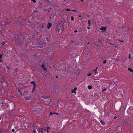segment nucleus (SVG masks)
<instances>
[{
	"label": "nucleus",
	"instance_id": "f257e3e1",
	"mask_svg": "<svg viewBox=\"0 0 133 133\" xmlns=\"http://www.w3.org/2000/svg\"><path fill=\"white\" fill-rule=\"evenodd\" d=\"M57 30L58 34H61L64 30L63 24L59 22L57 24Z\"/></svg>",
	"mask_w": 133,
	"mask_h": 133
},
{
	"label": "nucleus",
	"instance_id": "f03ea898",
	"mask_svg": "<svg viewBox=\"0 0 133 133\" xmlns=\"http://www.w3.org/2000/svg\"><path fill=\"white\" fill-rule=\"evenodd\" d=\"M127 112L129 115H133V107H130L128 109Z\"/></svg>",
	"mask_w": 133,
	"mask_h": 133
},
{
	"label": "nucleus",
	"instance_id": "7ed1b4c3",
	"mask_svg": "<svg viewBox=\"0 0 133 133\" xmlns=\"http://www.w3.org/2000/svg\"><path fill=\"white\" fill-rule=\"evenodd\" d=\"M45 65H46V63H45V62H43L42 65H41V67L43 68V69L44 70H46V69L45 68Z\"/></svg>",
	"mask_w": 133,
	"mask_h": 133
},
{
	"label": "nucleus",
	"instance_id": "20e7f679",
	"mask_svg": "<svg viewBox=\"0 0 133 133\" xmlns=\"http://www.w3.org/2000/svg\"><path fill=\"white\" fill-rule=\"evenodd\" d=\"M52 26V24L51 23H49L46 25V27L48 29H49Z\"/></svg>",
	"mask_w": 133,
	"mask_h": 133
},
{
	"label": "nucleus",
	"instance_id": "39448f33",
	"mask_svg": "<svg viewBox=\"0 0 133 133\" xmlns=\"http://www.w3.org/2000/svg\"><path fill=\"white\" fill-rule=\"evenodd\" d=\"M41 97L45 99H46L49 98V96H46L45 95H43L41 96Z\"/></svg>",
	"mask_w": 133,
	"mask_h": 133
},
{
	"label": "nucleus",
	"instance_id": "423d86ee",
	"mask_svg": "<svg viewBox=\"0 0 133 133\" xmlns=\"http://www.w3.org/2000/svg\"><path fill=\"white\" fill-rule=\"evenodd\" d=\"M107 27L106 26L104 27H101L99 28V29L101 30H105L106 29Z\"/></svg>",
	"mask_w": 133,
	"mask_h": 133
},
{
	"label": "nucleus",
	"instance_id": "0eeeda50",
	"mask_svg": "<svg viewBox=\"0 0 133 133\" xmlns=\"http://www.w3.org/2000/svg\"><path fill=\"white\" fill-rule=\"evenodd\" d=\"M98 68V67H97L95 69H94V71L95 72L94 74L95 75L97 74H98V72H97V70Z\"/></svg>",
	"mask_w": 133,
	"mask_h": 133
},
{
	"label": "nucleus",
	"instance_id": "6e6552de",
	"mask_svg": "<svg viewBox=\"0 0 133 133\" xmlns=\"http://www.w3.org/2000/svg\"><path fill=\"white\" fill-rule=\"evenodd\" d=\"M2 84L3 85L4 87V84L5 85H6V83L4 82V81H2Z\"/></svg>",
	"mask_w": 133,
	"mask_h": 133
},
{
	"label": "nucleus",
	"instance_id": "1a4fd4ad",
	"mask_svg": "<svg viewBox=\"0 0 133 133\" xmlns=\"http://www.w3.org/2000/svg\"><path fill=\"white\" fill-rule=\"evenodd\" d=\"M31 84H33L34 86H36V83L34 81H32L31 82Z\"/></svg>",
	"mask_w": 133,
	"mask_h": 133
},
{
	"label": "nucleus",
	"instance_id": "9d476101",
	"mask_svg": "<svg viewBox=\"0 0 133 133\" xmlns=\"http://www.w3.org/2000/svg\"><path fill=\"white\" fill-rule=\"evenodd\" d=\"M42 128H41L40 129H39L37 130V131L38 132L40 133L42 132Z\"/></svg>",
	"mask_w": 133,
	"mask_h": 133
},
{
	"label": "nucleus",
	"instance_id": "9b49d317",
	"mask_svg": "<svg viewBox=\"0 0 133 133\" xmlns=\"http://www.w3.org/2000/svg\"><path fill=\"white\" fill-rule=\"evenodd\" d=\"M128 70L130 72H133V70L131 68H128Z\"/></svg>",
	"mask_w": 133,
	"mask_h": 133
},
{
	"label": "nucleus",
	"instance_id": "f8f14e48",
	"mask_svg": "<svg viewBox=\"0 0 133 133\" xmlns=\"http://www.w3.org/2000/svg\"><path fill=\"white\" fill-rule=\"evenodd\" d=\"M100 122L102 124H104L105 123V122L104 121L102 120H101Z\"/></svg>",
	"mask_w": 133,
	"mask_h": 133
},
{
	"label": "nucleus",
	"instance_id": "ddd939ff",
	"mask_svg": "<svg viewBox=\"0 0 133 133\" xmlns=\"http://www.w3.org/2000/svg\"><path fill=\"white\" fill-rule=\"evenodd\" d=\"M11 23L10 21V20H8L6 22H5L6 24H9Z\"/></svg>",
	"mask_w": 133,
	"mask_h": 133
},
{
	"label": "nucleus",
	"instance_id": "4468645a",
	"mask_svg": "<svg viewBox=\"0 0 133 133\" xmlns=\"http://www.w3.org/2000/svg\"><path fill=\"white\" fill-rule=\"evenodd\" d=\"M88 88L89 89H90L92 88V86L91 85H88Z\"/></svg>",
	"mask_w": 133,
	"mask_h": 133
},
{
	"label": "nucleus",
	"instance_id": "2eb2a0df",
	"mask_svg": "<svg viewBox=\"0 0 133 133\" xmlns=\"http://www.w3.org/2000/svg\"><path fill=\"white\" fill-rule=\"evenodd\" d=\"M36 86H34V87L32 88V92H33V91L35 90Z\"/></svg>",
	"mask_w": 133,
	"mask_h": 133
},
{
	"label": "nucleus",
	"instance_id": "dca6fc26",
	"mask_svg": "<svg viewBox=\"0 0 133 133\" xmlns=\"http://www.w3.org/2000/svg\"><path fill=\"white\" fill-rule=\"evenodd\" d=\"M88 24H89V26H90L91 25V22L89 20H88Z\"/></svg>",
	"mask_w": 133,
	"mask_h": 133
},
{
	"label": "nucleus",
	"instance_id": "f3484780",
	"mask_svg": "<svg viewBox=\"0 0 133 133\" xmlns=\"http://www.w3.org/2000/svg\"><path fill=\"white\" fill-rule=\"evenodd\" d=\"M71 92L72 93H74L75 94H76V91H75L74 90H71Z\"/></svg>",
	"mask_w": 133,
	"mask_h": 133
},
{
	"label": "nucleus",
	"instance_id": "a211bd4d",
	"mask_svg": "<svg viewBox=\"0 0 133 133\" xmlns=\"http://www.w3.org/2000/svg\"><path fill=\"white\" fill-rule=\"evenodd\" d=\"M18 91L19 92V94H20V95H22V93L21 92V90H18Z\"/></svg>",
	"mask_w": 133,
	"mask_h": 133
},
{
	"label": "nucleus",
	"instance_id": "6ab92c4d",
	"mask_svg": "<svg viewBox=\"0 0 133 133\" xmlns=\"http://www.w3.org/2000/svg\"><path fill=\"white\" fill-rule=\"evenodd\" d=\"M107 90V89L106 88H104L102 90V91H106Z\"/></svg>",
	"mask_w": 133,
	"mask_h": 133
},
{
	"label": "nucleus",
	"instance_id": "aec40b11",
	"mask_svg": "<svg viewBox=\"0 0 133 133\" xmlns=\"http://www.w3.org/2000/svg\"><path fill=\"white\" fill-rule=\"evenodd\" d=\"M71 20L72 21L74 19V18L73 16H71Z\"/></svg>",
	"mask_w": 133,
	"mask_h": 133
},
{
	"label": "nucleus",
	"instance_id": "412c9836",
	"mask_svg": "<svg viewBox=\"0 0 133 133\" xmlns=\"http://www.w3.org/2000/svg\"><path fill=\"white\" fill-rule=\"evenodd\" d=\"M118 40L121 42H123L124 41L123 40H120V39H118Z\"/></svg>",
	"mask_w": 133,
	"mask_h": 133
},
{
	"label": "nucleus",
	"instance_id": "4be33fe9",
	"mask_svg": "<svg viewBox=\"0 0 133 133\" xmlns=\"http://www.w3.org/2000/svg\"><path fill=\"white\" fill-rule=\"evenodd\" d=\"M65 10H67L68 11H71V10H70V9H65Z\"/></svg>",
	"mask_w": 133,
	"mask_h": 133
},
{
	"label": "nucleus",
	"instance_id": "5701e85b",
	"mask_svg": "<svg viewBox=\"0 0 133 133\" xmlns=\"http://www.w3.org/2000/svg\"><path fill=\"white\" fill-rule=\"evenodd\" d=\"M45 132V131L43 130V129L42 128V131L41 133H43Z\"/></svg>",
	"mask_w": 133,
	"mask_h": 133
},
{
	"label": "nucleus",
	"instance_id": "b1692460",
	"mask_svg": "<svg viewBox=\"0 0 133 133\" xmlns=\"http://www.w3.org/2000/svg\"><path fill=\"white\" fill-rule=\"evenodd\" d=\"M43 130H44V131H45H45H46L47 129H46L45 128H43Z\"/></svg>",
	"mask_w": 133,
	"mask_h": 133
},
{
	"label": "nucleus",
	"instance_id": "393cba45",
	"mask_svg": "<svg viewBox=\"0 0 133 133\" xmlns=\"http://www.w3.org/2000/svg\"><path fill=\"white\" fill-rule=\"evenodd\" d=\"M91 73H89V74H88V75L87 76H91Z\"/></svg>",
	"mask_w": 133,
	"mask_h": 133
},
{
	"label": "nucleus",
	"instance_id": "a878e982",
	"mask_svg": "<svg viewBox=\"0 0 133 133\" xmlns=\"http://www.w3.org/2000/svg\"><path fill=\"white\" fill-rule=\"evenodd\" d=\"M77 88H76V87H75L74 88V90H75V91H76L77 89Z\"/></svg>",
	"mask_w": 133,
	"mask_h": 133
},
{
	"label": "nucleus",
	"instance_id": "bb28decb",
	"mask_svg": "<svg viewBox=\"0 0 133 133\" xmlns=\"http://www.w3.org/2000/svg\"><path fill=\"white\" fill-rule=\"evenodd\" d=\"M54 114V112H50V115H52V114Z\"/></svg>",
	"mask_w": 133,
	"mask_h": 133
},
{
	"label": "nucleus",
	"instance_id": "cd10ccee",
	"mask_svg": "<svg viewBox=\"0 0 133 133\" xmlns=\"http://www.w3.org/2000/svg\"><path fill=\"white\" fill-rule=\"evenodd\" d=\"M106 62H107L106 60H104V61L103 63H106Z\"/></svg>",
	"mask_w": 133,
	"mask_h": 133
},
{
	"label": "nucleus",
	"instance_id": "c85d7f7f",
	"mask_svg": "<svg viewBox=\"0 0 133 133\" xmlns=\"http://www.w3.org/2000/svg\"><path fill=\"white\" fill-rule=\"evenodd\" d=\"M108 44H110V45H111V44H112V45H114L112 43H108Z\"/></svg>",
	"mask_w": 133,
	"mask_h": 133
},
{
	"label": "nucleus",
	"instance_id": "c756f323",
	"mask_svg": "<svg viewBox=\"0 0 133 133\" xmlns=\"http://www.w3.org/2000/svg\"><path fill=\"white\" fill-rule=\"evenodd\" d=\"M78 32V31L77 30H76L74 31V32L75 33L77 32Z\"/></svg>",
	"mask_w": 133,
	"mask_h": 133
},
{
	"label": "nucleus",
	"instance_id": "7c9ffc66",
	"mask_svg": "<svg viewBox=\"0 0 133 133\" xmlns=\"http://www.w3.org/2000/svg\"><path fill=\"white\" fill-rule=\"evenodd\" d=\"M15 131V130L14 129H12V131L13 132H14Z\"/></svg>",
	"mask_w": 133,
	"mask_h": 133
},
{
	"label": "nucleus",
	"instance_id": "2f4dec72",
	"mask_svg": "<svg viewBox=\"0 0 133 133\" xmlns=\"http://www.w3.org/2000/svg\"><path fill=\"white\" fill-rule=\"evenodd\" d=\"M2 54H1L0 55V58H2Z\"/></svg>",
	"mask_w": 133,
	"mask_h": 133
},
{
	"label": "nucleus",
	"instance_id": "473e14b6",
	"mask_svg": "<svg viewBox=\"0 0 133 133\" xmlns=\"http://www.w3.org/2000/svg\"><path fill=\"white\" fill-rule=\"evenodd\" d=\"M54 114H56L57 115H58V113H57L56 112H54Z\"/></svg>",
	"mask_w": 133,
	"mask_h": 133
},
{
	"label": "nucleus",
	"instance_id": "72a5a7b5",
	"mask_svg": "<svg viewBox=\"0 0 133 133\" xmlns=\"http://www.w3.org/2000/svg\"><path fill=\"white\" fill-rule=\"evenodd\" d=\"M32 1H33L35 3L36 2V1L35 0H32Z\"/></svg>",
	"mask_w": 133,
	"mask_h": 133
},
{
	"label": "nucleus",
	"instance_id": "f704fd0d",
	"mask_svg": "<svg viewBox=\"0 0 133 133\" xmlns=\"http://www.w3.org/2000/svg\"><path fill=\"white\" fill-rule=\"evenodd\" d=\"M90 43V41H88V43H87L88 44H89Z\"/></svg>",
	"mask_w": 133,
	"mask_h": 133
},
{
	"label": "nucleus",
	"instance_id": "c9c22d12",
	"mask_svg": "<svg viewBox=\"0 0 133 133\" xmlns=\"http://www.w3.org/2000/svg\"><path fill=\"white\" fill-rule=\"evenodd\" d=\"M34 133H36V131L35 130H34Z\"/></svg>",
	"mask_w": 133,
	"mask_h": 133
},
{
	"label": "nucleus",
	"instance_id": "e433bc0d",
	"mask_svg": "<svg viewBox=\"0 0 133 133\" xmlns=\"http://www.w3.org/2000/svg\"><path fill=\"white\" fill-rule=\"evenodd\" d=\"M90 28H90V27H88L87 28V29H89V30L90 29Z\"/></svg>",
	"mask_w": 133,
	"mask_h": 133
},
{
	"label": "nucleus",
	"instance_id": "4c0bfd02",
	"mask_svg": "<svg viewBox=\"0 0 133 133\" xmlns=\"http://www.w3.org/2000/svg\"><path fill=\"white\" fill-rule=\"evenodd\" d=\"M46 131L48 132H49V130L48 129H46Z\"/></svg>",
	"mask_w": 133,
	"mask_h": 133
},
{
	"label": "nucleus",
	"instance_id": "58836bf2",
	"mask_svg": "<svg viewBox=\"0 0 133 133\" xmlns=\"http://www.w3.org/2000/svg\"><path fill=\"white\" fill-rule=\"evenodd\" d=\"M50 128L49 127H47V129H48V130Z\"/></svg>",
	"mask_w": 133,
	"mask_h": 133
},
{
	"label": "nucleus",
	"instance_id": "ea45409f",
	"mask_svg": "<svg viewBox=\"0 0 133 133\" xmlns=\"http://www.w3.org/2000/svg\"><path fill=\"white\" fill-rule=\"evenodd\" d=\"M44 25H42V28H44Z\"/></svg>",
	"mask_w": 133,
	"mask_h": 133
},
{
	"label": "nucleus",
	"instance_id": "a19ab883",
	"mask_svg": "<svg viewBox=\"0 0 133 133\" xmlns=\"http://www.w3.org/2000/svg\"><path fill=\"white\" fill-rule=\"evenodd\" d=\"M2 78V76H0V78Z\"/></svg>",
	"mask_w": 133,
	"mask_h": 133
},
{
	"label": "nucleus",
	"instance_id": "79ce46f5",
	"mask_svg": "<svg viewBox=\"0 0 133 133\" xmlns=\"http://www.w3.org/2000/svg\"><path fill=\"white\" fill-rule=\"evenodd\" d=\"M115 48H117V45H115Z\"/></svg>",
	"mask_w": 133,
	"mask_h": 133
},
{
	"label": "nucleus",
	"instance_id": "37998d69",
	"mask_svg": "<svg viewBox=\"0 0 133 133\" xmlns=\"http://www.w3.org/2000/svg\"><path fill=\"white\" fill-rule=\"evenodd\" d=\"M79 17H82V16L81 15H79Z\"/></svg>",
	"mask_w": 133,
	"mask_h": 133
},
{
	"label": "nucleus",
	"instance_id": "c03bdc74",
	"mask_svg": "<svg viewBox=\"0 0 133 133\" xmlns=\"http://www.w3.org/2000/svg\"><path fill=\"white\" fill-rule=\"evenodd\" d=\"M81 1H83L84 0H80Z\"/></svg>",
	"mask_w": 133,
	"mask_h": 133
},
{
	"label": "nucleus",
	"instance_id": "a18cd8bd",
	"mask_svg": "<svg viewBox=\"0 0 133 133\" xmlns=\"http://www.w3.org/2000/svg\"><path fill=\"white\" fill-rule=\"evenodd\" d=\"M131 57L130 55H129V58H131Z\"/></svg>",
	"mask_w": 133,
	"mask_h": 133
},
{
	"label": "nucleus",
	"instance_id": "49530a36",
	"mask_svg": "<svg viewBox=\"0 0 133 133\" xmlns=\"http://www.w3.org/2000/svg\"><path fill=\"white\" fill-rule=\"evenodd\" d=\"M72 10L74 11H75V12H76V11L75 10Z\"/></svg>",
	"mask_w": 133,
	"mask_h": 133
},
{
	"label": "nucleus",
	"instance_id": "de8ad7c7",
	"mask_svg": "<svg viewBox=\"0 0 133 133\" xmlns=\"http://www.w3.org/2000/svg\"><path fill=\"white\" fill-rule=\"evenodd\" d=\"M56 78H58V76H56Z\"/></svg>",
	"mask_w": 133,
	"mask_h": 133
},
{
	"label": "nucleus",
	"instance_id": "09e8293b",
	"mask_svg": "<svg viewBox=\"0 0 133 133\" xmlns=\"http://www.w3.org/2000/svg\"><path fill=\"white\" fill-rule=\"evenodd\" d=\"M2 61L1 59H0V62Z\"/></svg>",
	"mask_w": 133,
	"mask_h": 133
},
{
	"label": "nucleus",
	"instance_id": "8fccbe9b",
	"mask_svg": "<svg viewBox=\"0 0 133 133\" xmlns=\"http://www.w3.org/2000/svg\"><path fill=\"white\" fill-rule=\"evenodd\" d=\"M1 117L0 116V120H1Z\"/></svg>",
	"mask_w": 133,
	"mask_h": 133
},
{
	"label": "nucleus",
	"instance_id": "3c124183",
	"mask_svg": "<svg viewBox=\"0 0 133 133\" xmlns=\"http://www.w3.org/2000/svg\"><path fill=\"white\" fill-rule=\"evenodd\" d=\"M3 24V26L4 25V24Z\"/></svg>",
	"mask_w": 133,
	"mask_h": 133
},
{
	"label": "nucleus",
	"instance_id": "603ef678",
	"mask_svg": "<svg viewBox=\"0 0 133 133\" xmlns=\"http://www.w3.org/2000/svg\"><path fill=\"white\" fill-rule=\"evenodd\" d=\"M2 104H4V103H2Z\"/></svg>",
	"mask_w": 133,
	"mask_h": 133
}]
</instances>
